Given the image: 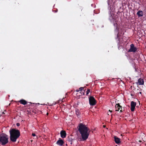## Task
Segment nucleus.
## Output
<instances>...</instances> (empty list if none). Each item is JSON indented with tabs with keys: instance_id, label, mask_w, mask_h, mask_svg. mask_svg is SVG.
Returning a JSON list of instances; mask_svg holds the SVG:
<instances>
[{
	"instance_id": "f257e3e1",
	"label": "nucleus",
	"mask_w": 146,
	"mask_h": 146,
	"mask_svg": "<svg viewBox=\"0 0 146 146\" xmlns=\"http://www.w3.org/2000/svg\"><path fill=\"white\" fill-rule=\"evenodd\" d=\"M77 128L79 132L81 134L82 138L83 140H86L88 138L89 135V129L85 125L82 123L79 124Z\"/></svg>"
},
{
	"instance_id": "f03ea898",
	"label": "nucleus",
	"mask_w": 146,
	"mask_h": 146,
	"mask_svg": "<svg viewBox=\"0 0 146 146\" xmlns=\"http://www.w3.org/2000/svg\"><path fill=\"white\" fill-rule=\"evenodd\" d=\"M10 139L13 142H15L20 135L19 130L14 128L11 129L9 131Z\"/></svg>"
},
{
	"instance_id": "7ed1b4c3",
	"label": "nucleus",
	"mask_w": 146,
	"mask_h": 146,
	"mask_svg": "<svg viewBox=\"0 0 146 146\" xmlns=\"http://www.w3.org/2000/svg\"><path fill=\"white\" fill-rule=\"evenodd\" d=\"M8 142V136L5 134L0 135V143L4 145Z\"/></svg>"
},
{
	"instance_id": "20e7f679",
	"label": "nucleus",
	"mask_w": 146,
	"mask_h": 146,
	"mask_svg": "<svg viewBox=\"0 0 146 146\" xmlns=\"http://www.w3.org/2000/svg\"><path fill=\"white\" fill-rule=\"evenodd\" d=\"M137 48L135 47L133 44H131L130 45V48L128 50V52H135L137 51Z\"/></svg>"
},
{
	"instance_id": "39448f33",
	"label": "nucleus",
	"mask_w": 146,
	"mask_h": 146,
	"mask_svg": "<svg viewBox=\"0 0 146 146\" xmlns=\"http://www.w3.org/2000/svg\"><path fill=\"white\" fill-rule=\"evenodd\" d=\"M89 104L91 106H94L96 104V101L93 96H90L89 98Z\"/></svg>"
},
{
	"instance_id": "423d86ee",
	"label": "nucleus",
	"mask_w": 146,
	"mask_h": 146,
	"mask_svg": "<svg viewBox=\"0 0 146 146\" xmlns=\"http://www.w3.org/2000/svg\"><path fill=\"white\" fill-rule=\"evenodd\" d=\"M136 104V103L135 102L133 101L131 102V111H134Z\"/></svg>"
},
{
	"instance_id": "0eeeda50",
	"label": "nucleus",
	"mask_w": 146,
	"mask_h": 146,
	"mask_svg": "<svg viewBox=\"0 0 146 146\" xmlns=\"http://www.w3.org/2000/svg\"><path fill=\"white\" fill-rule=\"evenodd\" d=\"M137 85H143L144 84V81L143 79L140 78L138 80V82L136 83Z\"/></svg>"
},
{
	"instance_id": "6e6552de",
	"label": "nucleus",
	"mask_w": 146,
	"mask_h": 146,
	"mask_svg": "<svg viewBox=\"0 0 146 146\" xmlns=\"http://www.w3.org/2000/svg\"><path fill=\"white\" fill-rule=\"evenodd\" d=\"M115 108L116 109L117 108V109L116 110H115V111H119V110L121 108V110H120V112H122V109L121 106L119 103L116 104V105H115Z\"/></svg>"
},
{
	"instance_id": "1a4fd4ad",
	"label": "nucleus",
	"mask_w": 146,
	"mask_h": 146,
	"mask_svg": "<svg viewBox=\"0 0 146 146\" xmlns=\"http://www.w3.org/2000/svg\"><path fill=\"white\" fill-rule=\"evenodd\" d=\"M64 143V142L63 140L60 138H59V140L57 141L56 143V144L59 146L62 145Z\"/></svg>"
},
{
	"instance_id": "9d476101",
	"label": "nucleus",
	"mask_w": 146,
	"mask_h": 146,
	"mask_svg": "<svg viewBox=\"0 0 146 146\" xmlns=\"http://www.w3.org/2000/svg\"><path fill=\"white\" fill-rule=\"evenodd\" d=\"M60 134L61 137L64 138L66 137V133L65 131L62 130L60 132Z\"/></svg>"
},
{
	"instance_id": "9b49d317",
	"label": "nucleus",
	"mask_w": 146,
	"mask_h": 146,
	"mask_svg": "<svg viewBox=\"0 0 146 146\" xmlns=\"http://www.w3.org/2000/svg\"><path fill=\"white\" fill-rule=\"evenodd\" d=\"M114 141L116 143L119 144L120 143L121 141H120V139L117 137L115 136L114 137Z\"/></svg>"
},
{
	"instance_id": "f8f14e48",
	"label": "nucleus",
	"mask_w": 146,
	"mask_h": 146,
	"mask_svg": "<svg viewBox=\"0 0 146 146\" xmlns=\"http://www.w3.org/2000/svg\"><path fill=\"white\" fill-rule=\"evenodd\" d=\"M21 104H22L24 105H25L27 103V102L25 100L22 99L18 101Z\"/></svg>"
},
{
	"instance_id": "ddd939ff",
	"label": "nucleus",
	"mask_w": 146,
	"mask_h": 146,
	"mask_svg": "<svg viewBox=\"0 0 146 146\" xmlns=\"http://www.w3.org/2000/svg\"><path fill=\"white\" fill-rule=\"evenodd\" d=\"M137 14L139 17H142L143 16V11H139Z\"/></svg>"
},
{
	"instance_id": "4468645a",
	"label": "nucleus",
	"mask_w": 146,
	"mask_h": 146,
	"mask_svg": "<svg viewBox=\"0 0 146 146\" xmlns=\"http://www.w3.org/2000/svg\"><path fill=\"white\" fill-rule=\"evenodd\" d=\"M76 114L77 115H79V110H78V109L76 110Z\"/></svg>"
},
{
	"instance_id": "2eb2a0df",
	"label": "nucleus",
	"mask_w": 146,
	"mask_h": 146,
	"mask_svg": "<svg viewBox=\"0 0 146 146\" xmlns=\"http://www.w3.org/2000/svg\"><path fill=\"white\" fill-rule=\"evenodd\" d=\"M83 89L84 88L82 87H81L79 88V90L80 91H82Z\"/></svg>"
},
{
	"instance_id": "dca6fc26",
	"label": "nucleus",
	"mask_w": 146,
	"mask_h": 146,
	"mask_svg": "<svg viewBox=\"0 0 146 146\" xmlns=\"http://www.w3.org/2000/svg\"><path fill=\"white\" fill-rule=\"evenodd\" d=\"M90 89H88L87 91H86V95H88L89 93L90 92Z\"/></svg>"
},
{
	"instance_id": "f3484780",
	"label": "nucleus",
	"mask_w": 146,
	"mask_h": 146,
	"mask_svg": "<svg viewBox=\"0 0 146 146\" xmlns=\"http://www.w3.org/2000/svg\"><path fill=\"white\" fill-rule=\"evenodd\" d=\"M16 125L17 126H19L20 125V124L19 123H17L16 124Z\"/></svg>"
},
{
	"instance_id": "a211bd4d",
	"label": "nucleus",
	"mask_w": 146,
	"mask_h": 146,
	"mask_svg": "<svg viewBox=\"0 0 146 146\" xmlns=\"http://www.w3.org/2000/svg\"><path fill=\"white\" fill-rule=\"evenodd\" d=\"M32 135L34 137L36 136V135L35 133H32Z\"/></svg>"
},
{
	"instance_id": "6ab92c4d",
	"label": "nucleus",
	"mask_w": 146,
	"mask_h": 146,
	"mask_svg": "<svg viewBox=\"0 0 146 146\" xmlns=\"http://www.w3.org/2000/svg\"><path fill=\"white\" fill-rule=\"evenodd\" d=\"M76 92H79V90H76Z\"/></svg>"
},
{
	"instance_id": "aec40b11",
	"label": "nucleus",
	"mask_w": 146,
	"mask_h": 146,
	"mask_svg": "<svg viewBox=\"0 0 146 146\" xmlns=\"http://www.w3.org/2000/svg\"><path fill=\"white\" fill-rule=\"evenodd\" d=\"M116 25H117V23H116L115 24V23H114V25L115 26H116Z\"/></svg>"
},
{
	"instance_id": "412c9836",
	"label": "nucleus",
	"mask_w": 146,
	"mask_h": 146,
	"mask_svg": "<svg viewBox=\"0 0 146 146\" xmlns=\"http://www.w3.org/2000/svg\"><path fill=\"white\" fill-rule=\"evenodd\" d=\"M84 92L83 93V95L84 94Z\"/></svg>"
},
{
	"instance_id": "4be33fe9",
	"label": "nucleus",
	"mask_w": 146,
	"mask_h": 146,
	"mask_svg": "<svg viewBox=\"0 0 146 146\" xmlns=\"http://www.w3.org/2000/svg\"><path fill=\"white\" fill-rule=\"evenodd\" d=\"M109 111H110L111 112H112V111H111L110 110H109Z\"/></svg>"
},
{
	"instance_id": "5701e85b",
	"label": "nucleus",
	"mask_w": 146,
	"mask_h": 146,
	"mask_svg": "<svg viewBox=\"0 0 146 146\" xmlns=\"http://www.w3.org/2000/svg\"><path fill=\"white\" fill-rule=\"evenodd\" d=\"M139 94H141V92H139Z\"/></svg>"
},
{
	"instance_id": "b1692460",
	"label": "nucleus",
	"mask_w": 146,
	"mask_h": 146,
	"mask_svg": "<svg viewBox=\"0 0 146 146\" xmlns=\"http://www.w3.org/2000/svg\"><path fill=\"white\" fill-rule=\"evenodd\" d=\"M131 96H133V95L132 94H131Z\"/></svg>"
},
{
	"instance_id": "393cba45",
	"label": "nucleus",
	"mask_w": 146,
	"mask_h": 146,
	"mask_svg": "<svg viewBox=\"0 0 146 146\" xmlns=\"http://www.w3.org/2000/svg\"><path fill=\"white\" fill-rule=\"evenodd\" d=\"M117 37H118V34H117Z\"/></svg>"
},
{
	"instance_id": "a878e982",
	"label": "nucleus",
	"mask_w": 146,
	"mask_h": 146,
	"mask_svg": "<svg viewBox=\"0 0 146 146\" xmlns=\"http://www.w3.org/2000/svg\"><path fill=\"white\" fill-rule=\"evenodd\" d=\"M48 113H47V114L48 115Z\"/></svg>"
},
{
	"instance_id": "bb28decb",
	"label": "nucleus",
	"mask_w": 146,
	"mask_h": 146,
	"mask_svg": "<svg viewBox=\"0 0 146 146\" xmlns=\"http://www.w3.org/2000/svg\"><path fill=\"white\" fill-rule=\"evenodd\" d=\"M139 142H141V141H139Z\"/></svg>"
},
{
	"instance_id": "cd10ccee",
	"label": "nucleus",
	"mask_w": 146,
	"mask_h": 146,
	"mask_svg": "<svg viewBox=\"0 0 146 146\" xmlns=\"http://www.w3.org/2000/svg\"><path fill=\"white\" fill-rule=\"evenodd\" d=\"M71 144H72V143H71Z\"/></svg>"
},
{
	"instance_id": "c85d7f7f",
	"label": "nucleus",
	"mask_w": 146,
	"mask_h": 146,
	"mask_svg": "<svg viewBox=\"0 0 146 146\" xmlns=\"http://www.w3.org/2000/svg\"><path fill=\"white\" fill-rule=\"evenodd\" d=\"M116 146H117V145H116Z\"/></svg>"
}]
</instances>
